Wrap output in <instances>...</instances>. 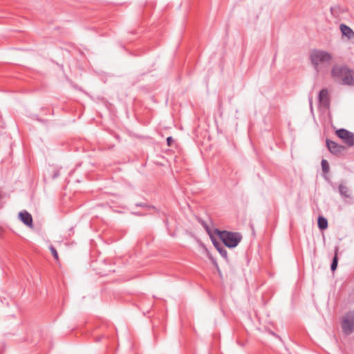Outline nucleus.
Returning <instances> with one entry per match:
<instances>
[{
    "instance_id": "nucleus-1",
    "label": "nucleus",
    "mask_w": 354,
    "mask_h": 354,
    "mask_svg": "<svg viewBox=\"0 0 354 354\" xmlns=\"http://www.w3.org/2000/svg\"><path fill=\"white\" fill-rule=\"evenodd\" d=\"M331 78L334 82L346 85L354 84V73L342 65H335L330 71Z\"/></svg>"
},
{
    "instance_id": "nucleus-2",
    "label": "nucleus",
    "mask_w": 354,
    "mask_h": 354,
    "mask_svg": "<svg viewBox=\"0 0 354 354\" xmlns=\"http://www.w3.org/2000/svg\"><path fill=\"white\" fill-rule=\"evenodd\" d=\"M311 63L317 72L328 68L333 59L332 55L322 50H313L310 53Z\"/></svg>"
},
{
    "instance_id": "nucleus-3",
    "label": "nucleus",
    "mask_w": 354,
    "mask_h": 354,
    "mask_svg": "<svg viewBox=\"0 0 354 354\" xmlns=\"http://www.w3.org/2000/svg\"><path fill=\"white\" fill-rule=\"evenodd\" d=\"M214 233L218 235L223 244L227 248L236 247L242 239V235L237 232L216 229Z\"/></svg>"
},
{
    "instance_id": "nucleus-4",
    "label": "nucleus",
    "mask_w": 354,
    "mask_h": 354,
    "mask_svg": "<svg viewBox=\"0 0 354 354\" xmlns=\"http://www.w3.org/2000/svg\"><path fill=\"white\" fill-rule=\"evenodd\" d=\"M342 328L344 333L349 335L354 330V315L348 314L343 317L342 322Z\"/></svg>"
},
{
    "instance_id": "nucleus-5",
    "label": "nucleus",
    "mask_w": 354,
    "mask_h": 354,
    "mask_svg": "<svg viewBox=\"0 0 354 354\" xmlns=\"http://www.w3.org/2000/svg\"><path fill=\"white\" fill-rule=\"evenodd\" d=\"M336 135L346 145H354V133L342 129L336 131Z\"/></svg>"
},
{
    "instance_id": "nucleus-6",
    "label": "nucleus",
    "mask_w": 354,
    "mask_h": 354,
    "mask_svg": "<svg viewBox=\"0 0 354 354\" xmlns=\"http://www.w3.org/2000/svg\"><path fill=\"white\" fill-rule=\"evenodd\" d=\"M19 217L26 225L31 227H32V217L29 212L27 211L20 212Z\"/></svg>"
},
{
    "instance_id": "nucleus-7",
    "label": "nucleus",
    "mask_w": 354,
    "mask_h": 354,
    "mask_svg": "<svg viewBox=\"0 0 354 354\" xmlns=\"http://www.w3.org/2000/svg\"><path fill=\"white\" fill-rule=\"evenodd\" d=\"M326 145L328 150L334 154H338L344 150V147L342 146L338 145L337 143L331 140H327Z\"/></svg>"
},
{
    "instance_id": "nucleus-8",
    "label": "nucleus",
    "mask_w": 354,
    "mask_h": 354,
    "mask_svg": "<svg viewBox=\"0 0 354 354\" xmlns=\"http://www.w3.org/2000/svg\"><path fill=\"white\" fill-rule=\"evenodd\" d=\"M340 30L342 34L346 35L348 38H351L354 35L353 30L344 24H342L340 26Z\"/></svg>"
},
{
    "instance_id": "nucleus-9",
    "label": "nucleus",
    "mask_w": 354,
    "mask_h": 354,
    "mask_svg": "<svg viewBox=\"0 0 354 354\" xmlns=\"http://www.w3.org/2000/svg\"><path fill=\"white\" fill-rule=\"evenodd\" d=\"M319 100H320V102L322 103H323V104L328 103V91L326 89H322L319 92Z\"/></svg>"
},
{
    "instance_id": "nucleus-10",
    "label": "nucleus",
    "mask_w": 354,
    "mask_h": 354,
    "mask_svg": "<svg viewBox=\"0 0 354 354\" xmlns=\"http://www.w3.org/2000/svg\"><path fill=\"white\" fill-rule=\"evenodd\" d=\"M339 191L340 194L344 197L349 198L351 196L349 189L343 184L339 185Z\"/></svg>"
},
{
    "instance_id": "nucleus-11",
    "label": "nucleus",
    "mask_w": 354,
    "mask_h": 354,
    "mask_svg": "<svg viewBox=\"0 0 354 354\" xmlns=\"http://www.w3.org/2000/svg\"><path fill=\"white\" fill-rule=\"evenodd\" d=\"M318 226L319 228L322 230L326 229L328 227L327 220L322 216H319L318 218Z\"/></svg>"
},
{
    "instance_id": "nucleus-12",
    "label": "nucleus",
    "mask_w": 354,
    "mask_h": 354,
    "mask_svg": "<svg viewBox=\"0 0 354 354\" xmlns=\"http://www.w3.org/2000/svg\"><path fill=\"white\" fill-rule=\"evenodd\" d=\"M337 251H338V249L336 248L335 249V257L333 259V262L331 263V270L332 271H335L337 268V262H338V258H337Z\"/></svg>"
},
{
    "instance_id": "nucleus-13",
    "label": "nucleus",
    "mask_w": 354,
    "mask_h": 354,
    "mask_svg": "<svg viewBox=\"0 0 354 354\" xmlns=\"http://www.w3.org/2000/svg\"><path fill=\"white\" fill-rule=\"evenodd\" d=\"M322 167L324 173H328L329 171V165L326 160H322Z\"/></svg>"
},
{
    "instance_id": "nucleus-14",
    "label": "nucleus",
    "mask_w": 354,
    "mask_h": 354,
    "mask_svg": "<svg viewBox=\"0 0 354 354\" xmlns=\"http://www.w3.org/2000/svg\"><path fill=\"white\" fill-rule=\"evenodd\" d=\"M49 249H50V250L51 252V254L53 256L54 259L57 261H59V256H58V253H57V250L55 249V248L53 247V245H50L49 247Z\"/></svg>"
},
{
    "instance_id": "nucleus-15",
    "label": "nucleus",
    "mask_w": 354,
    "mask_h": 354,
    "mask_svg": "<svg viewBox=\"0 0 354 354\" xmlns=\"http://www.w3.org/2000/svg\"><path fill=\"white\" fill-rule=\"evenodd\" d=\"M218 251L219 252L222 257H223L224 258L227 257V251L224 247L218 248Z\"/></svg>"
},
{
    "instance_id": "nucleus-16",
    "label": "nucleus",
    "mask_w": 354,
    "mask_h": 354,
    "mask_svg": "<svg viewBox=\"0 0 354 354\" xmlns=\"http://www.w3.org/2000/svg\"><path fill=\"white\" fill-rule=\"evenodd\" d=\"M174 142V139L172 138V137L169 136L167 138V144L169 147H171L173 144V142Z\"/></svg>"
},
{
    "instance_id": "nucleus-17",
    "label": "nucleus",
    "mask_w": 354,
    "mask_h": 354,
    "mask_svg": "<svg viewBox=\"0 0 354 354\" xmlns=\"http://www.w3.org/2000/svg\"><path fill=\"white\" fill-rule=\"evenodd\" d=\"M212 241H213L214 247L217 250H218V248H221L223 247L219 242H217V241H214V239H212Z\"/></svg>"
},
{
    "instance_id": "nucleus-18",
    "label": "nucleus",
    "mask_w": 354,
    "mask_h": 354,
    "mask_svg": "<svg viewBox=\"0 0 354 354\" xmlns=\"http://www.w3.org/2000/svg\"><path fill=\"white\" fill-rule=\"evenodd\" d=\"M59 171L55 170V171H54L53 175V179L56 178L57 176H59Z\"/></svg>"
},
{
    "instance_id": "nucleus-19",
    "label": "nucleus",
    "mask_w": 354,
    "mask_h": 354,
    "mask_svg": "<svg viewBox=\"0 0 354 354\" xmlns=\"http://www.w3.org/2000/svg\"><path fill=\"white\" fill-rule=\"evenodd\" d=\"M102 337H99L96 339V341H97H97H100V340L101 339V338H102Z\"/></svg>"
}]
</instances>
